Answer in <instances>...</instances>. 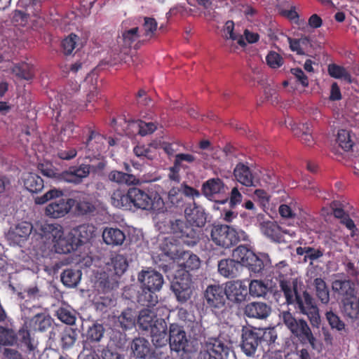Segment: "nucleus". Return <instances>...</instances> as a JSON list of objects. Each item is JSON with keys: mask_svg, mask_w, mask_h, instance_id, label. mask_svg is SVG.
Returning <instances> with one entry per match:
<instances>
[{"mask_svg": "<svg viewBox=\"0 0 359 359\" xmlns=\"http://www.w3.org/2000/svg\"><path fill=\"white\" fill-rule=\"evenodd\" d=\"M129 191L125 193L123 191L117 189L114 191L111 196V204L116 208H129L131 203Z\"/></svg>", "mask_w": 359, "mask_h": 359, "instance_id": "f704fd0d", "label": "nucleus"}, {"mask_svg": "<svg viewBox=\"0 0 359 359\" xmlns=\"http://www.w3.org/2000/svg\"><path fill=\"white\" fill-rule=\"evenodd\" d=\"M218 271L223 276L232 278L238 273V264L233 259H222L218 264Z\"/></svg>", "mask_w": 359, "mask_h": 359, "instance_id": "c756f323", "label": "nucleus"}, {"mask_svg": "<svg viewBox=\"0 0 359 359\" xmlns=\"http://www.w3.org/2000/svg\"><path fill=\"white\" fill-rule=\"evenodd\" d=\"M325 318L332 329L342 331L345 328V323L332 311L325 312Z\"/></svg>", "mask_w": 359, "mask_h": 359, "instance_id": "3c124183", "label": "nucleus"}, {"mask_svg": "<svg viewBox=\"0 0 359 359\" xmlns=\"http://www.w3.org/2000/svg\"><path fill=\"white\" fill-rule=\"evenodd\" d=\"M76 209L82 215L93 212L95 210V205L88 198L80 199L76 205Z\"/></svg>", "mask_w": 359, "mask_h": 359, "instance_id": "052dcab7", "label": "nucleus"}, {"mask_svg": "<svg viewBox=\"0 0 359 359\" xmlns=\"http://www.w3.org/2000/svg\"><path fill=\"white\" fill-rule=\"evenodd\" d=\"M196 161V158L193 154L183 153L176 154L174 160L176 164L179 165L183 169L188 168V165L195 163Z\"/></svg>", "mask_w": 359, "mask_h": 359, "instance_id": "5fc2aeb1", "label": "nucleus"}, {"mask_svg": "<svg viewBox=\"0 0 359 359\" xmlns=\"http://www.w3.org/2000/svg\"><path fill=\"white\" fill-rule=\"evenodd\" d=\"M104 243L112 246L121 245L125 241L124 233L116 228H106L102 233Z\"/></svg>", "mask_w": 359, "mask_h": 359, "instance_id": "bb28decb", "label": "nucleus"}, {"mask_svg": "<svg viewBox=\"0 0 359 359\" xmlns=\"http://www.w3.org/2000/svg\"><path fill=\"white\" fill-rule=\"evenodd\" d=\"M135 313L130 309H126L118 316V321L123 329H128L135 325Z\"/></svg>", "mask_w": 359, "mask_h": 359, "instance_id": "a18cd8bd", "label": "nucleus"}, {"mask_svg": "<svg viewBox=\"0 0 359 359\" xmlns=\"http://www.w3.org/2000/svg\"><path fill=\"white\" fill-rule=\"evenodd\" d=\"M211 238L217 245L229 248L235 245L234 229L228 225H215L211 230Z\"/></svg>", "mask_w": 359, "mask_h": 359, "instance_id": "9d476101", "label": "nucleus"}, {"mask_svg": "<svg viewBox=\"0 0 359 359\" xmlns=\"http://www.w3.org/2000/svg\"><path fill=\"white\" fill-rule=\"evenodd\" d=\"M109 179L112 182L128 185H135L140 182L135 175L117 170L111 171L109 174Z\"/></svg>", "mask_w": 359, "mask_h": 359, "instance_id": "2f4dec72", "label": "nucleus"}, {"mask_svg": "<svg viewBox=\"0 0 359 359\" xmlns=\"http://www.w3.org/2000/svg\"><path fill=\"white\" fill-rule=\"evenodd\" d=\"M268 290V285L261 280H252L249 284V294L253 297H264Z\"/></svg>", "mask_w": 359, "mask_h": 359, "instance_id": "e433bc0d", "label": "nucleus"}, {"mask_svg": "<svg viewBox=\"0 0 359 359\" xmlns=\"http://www.w3.org/2000/svg\"><path fill=\"white\" fill-rule=\"evenodd\" d=\"M170 232L188 245L196 243L197 233L196 231L183 219H175L170 221Z\"/></svg>", "mask_w": 359, "mask_h": 359, "instance_id": "6e6552de", "label": "nucleus"}, {"mask_svg": "<svg viewBox=\"0 0 359 359\" xmlns=\"http://www.w3.org/2000/svg\"><path fill=\"white\" fill-rule=\"evenodd\" d=\"M131 351L133 356L136 358H146L150 355L151 344L144 338H135L131 343Z\"/></svg>", "mask_w": 359, "mask_h": 359, "instance_id": "393cba45", "label": "nucleus"}, {"mask_svg": "<svg viewBox=\"0 0 359 359\" xmlns=\"http://www.w3.org/2000/svg\"><path fill=\"white\" fill-rule=\"evenodd\" d=\"M58 318L63 323L68 325H73L75 322L74 316L69 310L60 308L57 311Z\"/></svg>", "mask_w": 359, "mask_h": 359, "instance_id": "0e129e2a", "label": "nucleus"}, {"mask_svg": "<svg viewBox=\"0 0 359 359\" xmlns=\"http://www.w3.org/2000/svg\"><path fill=\"white\" fill-rule=\"evenodd\" d=\"M167 325L164 320L160 319L156 321V324L150 329L152 341L156 346H163L166 344Z\"/></svg>", "mask_w": 359, "mask_h": 359, "instance_id": "4be33fe9", "label": "nucleus"}, {"mask_svg": "<svg viewBox=\"0 0 359 359\" xmlns=\"http://www.w3.org/2000/svg\"><path fill=\"white\" fill-rule=\"evenodd\" d=\"M342 304L345 315L352 319L359 318V297L357 298L355 292L353 297H344Z\"/></svg>", "mask_w": 359, "mask_h": 359, "instance_id": "cd10ccee", "label": "nucleus"}, {"mask_svg": "<svg viewBox=\"0 0 359 359\" xmlns=\"http://www.w3.org/2000/svg\"><path fill=\"white\" fill-rule=\"evenodd\" d=\"M315 294L323 304L330 302V292L326 283L321 278H316L313 280Z\"/></svg>", "mask_w": 359, "mask_h": 359, "instance_id": "7c9ffc66", "label": "nucleus"}, {"mask_svg": "<svg viewBox=\"0 0 359 359\" xmlns=\"http://www.w3.org/2000/svg\"><path fill=\"white\" fill-rule=\"evenodd\" d=\"M292 130L296 136H299L301 141L303 144L307 146H311L313 144L314 140L310 133L309 127L308 125H296L292 127Z\"/></svg>", "mask_w": 359, "mask_h": 359, "instance_id": "c9c22d12", "label": "nucleus"}, {"mask_svg": "<svg viewBox=\"0 0 359 359\" xmlns=\"http://www.w3.org/2000/svg\"><path fill=\"white\" fill-rule=\"evenodd\" d=\"M228 188L219 178H212L203 184L202 193L210 200H215L227 191Z\"/></svg>", "mask_w": 359, "mask_h": 359, "instance_id": "2eb2a0df", "label": "nucleus"}, {"mask_svg": "<svg viewBox=\"0 0 359 359\" xmlns=\"http://www.w3.org/2000/svg\"><path fill=\"white\" fill-rule=\"evenodd\" d=\"M104 329L100 324H94L87 332L88 338L94 341H100L104 334Z\"/></svg>", "mask_w": 359, "mask_h": 359, "instance_id": "4d7b16f0", "label": "nucleus"}, {"mask_svg": "<svg viewBox=\"0 0 359 359\" xmlns=\"http://www.w3.org/2000/svg\"><path fill=\"white\" fill-rule=\"evenodd\" d=\"M160 319L157 318L154 309H144L139 313L137 324L142 330H149L156 324V321Z\"/></svg>", "mask_w": 359, "mask_h": 359, "instance_id": "a878e982", "label": "nucleus"}, {"mask_svg": "<svg viewBox=\"0 0 359 359\" xmlns=\"http://www.w3.org/2000/svg\"><path fill=\"white\" fill-rule=\"evenodd\" d=\"M175 280L172 285V288L177 300L182 303L189 300L193 292L192 281L189 273H182V277L175 275Z\"/></svg>", "mask_w": 359, "mask_h": 359, "instance_id": "1a4fd4ad", "label": "nucleus"}, {"mask_svg": "<svg viewBox=\"0 0 359 359\" xmlns=\"http://www.w3.org/2000/svg\"><path fill=\"white\" fill-rule=\"evenodd\" d=\"M144 30V35L146 37H151L157 29V22L152 18H144V23L143 25Z\"/></svg>", "mask_w": 359, "mask_h": 359, "instance_id": "680f3d73", "label": "nucleus"}, {"mask_svg": "<svg viewBox=\"0 0 359 359\" xmlns=\"http://www.w3.org/2000/svg\"><path fill=\"white\" fill-rule=\"evenodd\" d=\"M77 339V332L75 330L69 329L63 334L62 337V347L67 348L72 346Z\"/></svg>", "mask_w": 359, "mask_h": 359, "instance_id": "bf43d9fd", "label": "nucleus"}, {"mask_svg": "<svg viewBox=\"0 0 359 359\" xmlns=\"http://www.w3.org/2000/svg\"><path fill=\"white\" fill-rule=\"evenodd\" d=\"M13 72L18 77L29 80L34 76L33 67L27 63L15 65L13 67Z\"/></svg>", "mask_w": 359, "mask_h": 359, "instance_id": "c03bdc74", "label": "nucleus"}, {"mask_svg": "<svg viewBox=\"0 0 359 359\" xmlns=\"http://www.w3.org/2000/svg\"><path fill=\"white\" fill-rule=\"evenodd\" d=\"M154 290L144 289L142 287V292L138 295V302L147 307L155 306L158 303V297Z\"/></svg>", "mask_w": 359, "mask_h": 359, "instance_id": "ea45409f", "label": "nucleus"}, {"mask_svg": "<svg viewBox=\"0 0 359 359\" xmlns=\"http://www.w3.org/2000/svg\"><path fill=\"white\" fill-rule=\"evenodd\" d=\"M332 290L344 297H353L355 293L351 282L346 280H335L332 283Z\"/></svg>", "mask_w": 359, "mask_h": 359, "instance_id": "473e14b6", "label": "nucleus"}, {"mask_svg": "<svg viewBox=\"0 0 359 359\" xmlns=\"http://www.w3.org/2000/svg\"><path fill=\"white\" fill-rule=\"evenodd\" d=\"M225 289L220 285H210L207 287L205 298L212 308L221 309L225 305Z\"/></svg>", "mask_w": 359, "mask_h": 359, "instance_id": "ddd939ff", "label": "nucleus"}, {"mask_svg": "<svg viewBox=\"0 0 359 359\" xmlns=\"http://www.w3.org/2000/svg\"><path fill=\"white\" fill-rule=\"evenodd\" d=\"M177 263L182 270H179L176 275L180 273V276L182 277L183 272H189L190 271H194L198 269L201 265V260L199 257L189 251H184L180 253L179 257L177 258Z\"/></svg>", "mask_w": 359, "mask_h": 359, "instance_id": "dca6fc26", "label": "nucleus"}, {"mask_svg": "<svg viewBox=\"0 0 359 359\" xmlns=\"http://www.w3.org/2000/svg\"><path fill=\"white\" fill-rule=\"evenodd\" d=\"M130 126L138 130V133L144 136L154 133L156 130V126L154 123H146L142 121H133Z\"/></svg>", "mask_w": 359, "mask_h": 359, "instance_id": "09e8293b", "label": "nucleus"}, {"mask_svg": "<svg viewBox=\"0 0 359 359\" xmlns=\"http://www.w3.org/2000/svg\"><path fill=\"white\" fill-rule=\"evenodd\" d=\"M42 230L51 235L53 248L57 253L67 254L78 248L71 231L65 233L62 226L58 224H45Z\"/></svg>", "mask_w": 359, "mask_h": 359, "instance_id": "f03ea898", "label": "nucleus"}, {"mask_svg": "<svg viewBox=\"0 0 359 359\" xmlns=\"http://www.w3.org/2000/svg\"><path fill=\"white\" fill-rule=\"evenodd\" d=\"M279 317L283 324L294 337L301 341H308L314 348L316 339L305 320L297 319L289 311H281Z\"/></svg>", "mask_w": 359, "mask_h": 359, "instance_id": "7ed1b4c3", "label": "nucleus"}, {"mask_svg": "<svg viewBox=\"0 0 359 359\" xmlns=\"http://www.w3.org/2000/svg\"><path fill=\"white\" fill-rule=\"evenodd\" d=\"M32 231V225L27 222H21L10 228L6 236L8 241L13 244L20 245L29 236Z\"/></svg>", "mask_w": 359, "mask_h": 359, "instance_id": "9b49d317", "label": "nucleus"}, {"mask_svg": "<svg viewBox=\"0 0 359 359\" xmlns=\"http://www.w3.org/2000/svg\"><path fill=\"white\" fill-rule=\"evenodd\" d=\"M138 27L126 29L122 32V38L126 46L130 47L140 37Z\"/></svg>", "mask_w": 359, "mask_h": 359, "instance_id": "6e6d98bb", "label": "nucleus"}, {"mask_svg": "<svg viewBox=\"0 0 359 359\" xmlns=\"http://www.w3.org/2000/svg\"><path fill=\"white\" fill-rule=\"evenodd\" d=\"M138 280L144 289L160 290L163 284L162 275L155 271H142L138 276Z\"/></svg>", "mask_w": 359, "mask_h": 359, "instance_id": "f3484780", "label": "nucleus"}, {"mask_svg": "<svg viewBox=\"0 0 359 359\" xmlns=\"http://www.w3.org/2000/svg\"><path fill=\"white\" fill-rule=\"evenodd\" d=\"M262 231L269 237L276 236L279 226L273 221H264L260 224Z\"/></svg>", "mask_w": 359, "mask_h": 359, "instance_id": "13d9d810", "label": "nucleus"}, {"mask_svg": "<svg viewBox=\"0 0 359 359\" xmlns=\"http://www.w3.org/2000/svg\"><path fill=\"white\" fill-rule=\"evenodd\" d=\"M299 281L297 278L287 277L283 275L279 280V286L283 292L288 304L294 303V298L297 293V287Z\"/></svg>", "mask_w": 359, "mask_h": 359, "instance_id": "a211bd4d", "label": "nucleus"}, {"mask_svg": "<svg viewBox=\"0 0 359 359\" xmlns=\"http://www.w3.org/2000/svg\"><path fill=\"white\" fill-rule=\"evenodd\" d=\"M266 64L271 69H278L284 64L283 57L275 51H270L266 57Z\"/></svg>", "mask_w": 359, "mask_h": 359, "instance_id": "864d4df0", "label": "nucleus"}, {"mask_svg": "<svg viewBox=\"0 0 359 359\" xmlns=\"http://www.w3.org/2000/svg\"><path fill=\"white\" fill-rule=\"evenodd\" d=\"M234 23L232 21H227L223 29L224 37L226 39H231L236 41L237 43L241 46H245V42L242 36L236 34L233 32Z\"/></svg>", "mask_w": 359, "mask_h": 359, "instance_id": "49530a36", "label": "nucleus"}, {"mask_svg": "<svg viewBox=\"0 0 359 359\" xmlns=\"http://www.w3.org/2000/svg\"><path fill=\"white\" fill-rule=\"evenodd\" d=\"M24 186L30 192H38L43 189V181L36 174L27 173L24 177Z\"/></svg>", "mask_w": 359, "mask_h": 359, "instance_id": "72a5a7b5", "label": "nucleus"}, {"mask_svg": "<svg viewBox=\"0 0 359 359\" xmlns=\"http://www.w3.org/2000/svg\"><path fill=\"white\" fill-rule=\"evenodd\" d=\"M261 338V332L256 330L246 328L243 330L242 348L247 355H252L255 353Z\"/></svg>", "mask_w": 359, "mask_h": 359, "instance_id": "4468645a", "label": "nucleus"}, {"mask_svg": "<svg viewBox=\"0 0 359 359\" xmlns=\"http://www.w3.org/2000/svg\"><path fill=\"white\" fill-rule=\"evenodd\" d=\"M95 230L93 224H83L73 228L70 231L79 247L91 240L95 235Z\"/></svg>", "mask_w": 359, "mask_h": 359, "instance_id": "aec40b11", "label": "nucleus"}, {"mask_svg": "<svg viewBox=\"0 0 359 359\" xmlns=\"http://www.w3.org/2000/svg\"><path fill=\"white\" fill-rule=\"evenodd\" d=\"M329 74L335 79H341L348 83L353 82L349 72L343 67L332 64L328 66Z\"/></svg>", "mask_w": 359, "mask_h": 359, "instance_id": "a19ab883", "label": "nucleus"}, {"mask_svg": "<svg viewBox=\"0 0 359 359\" xmlns=\"http://www.w3.org/2000/svg\"><path fill=\"white\" fill-rule=\"evenodd\" d=\"M29 14H27L21 11H15L13 13V21L20 25L24 26L28 22Z\"/></svg>", "mask_w": 359, "mask_h": 359, "instance_id": "774afa93", "label": "nucleus"}, {"mask_svg": "<svg viewBox=\"0 0 359 359\" xmlns=\"http://www.w3.org/2000/svg\"><path fill=\"white\" fill-rule=\"evenodd\" d=\"M252 258L249 259V262L245 264V266H248L250 270L255 273H259L264 269V263L263 261L259 258L254 252L252 254Z\"/></svg>", "mask_w": 359, "mask_h": 359, "instance_id": "e2e57ef3", "label": "nucleus"}, {"mask_svg": "<svg viewBox=\"0 0 359 359\" xmlns=\"http://www.w3.org/2000/svg\"><path fill=\"white\" fill-rule=\"evenodd\" d=\"M83 44V41H79V37L74 34H69L62 42V46L65 55H69L72 53L73 50L79 46L81 47Z\"/></svg>", "mask_w": 359, "mask_h": 359, "instance_id": "79ce46f5", "label": "nucleus"}, {"mask_svg": "<svg viewBox=\"0 0 359 359\" xmlns=\"http://www.w3.org/2000/svg\"><path fill=\"white\" fill-rule=\"evenodd\" d=\"M271 313V308L266 303L254 302L248 304L244 308V313L249 318L264 319Z\"/></svg>", "mask_w": 359, "mask_h": 359, "instance_id": "412c9836", "label": "nucleus"}, {"mask_svg": "<svg viewBox=\"0 0 359 359\" xmlns=\"http://www.w3.org/2000/svg\"><path fill=\"white\" fill-rule=\"evenodd\" d=\"M291 73L294 76L296 79L304 86H309L308 77L305 75L304 72L299 68H294L291 69Z\"/></svg>", "mask_w": 359, "mask_h": 359, "instance_id": "338daca9", "label": "nucleus"}, {"mask_svg": "<svg viewBox=\"0 0 359 359\" xmlns=\"http://www.w3.org/2000/svg\"><path fill=\"white\" fill-rule=\"evenodd\" d=\"M337 142L339 146L345 151H349L353 145L350 133L346 130H340L338 131Z\"/></svg>", "mask_w": 359, "mask_h": 359, "instance_id": "de8ad7c7", "label": "nucleus"}, {"mask_svg": "<svg viewBox=\"0 0 359 359\" xmlns=\"http://www.w3.org/2000/svg\"><path fill=\"white\" fill-rule=\"evenodd\" d=\"M62 191L55 189H50L42 196L35 200L37 204H43L49 200H53L45 208L46 216L57 219L64 217L71 210L74 201L71 198H61Z\"/></svg>", "mask_w": 359, "mask_h": 359, "instance_id": "f257e3e1", "label": "nucleus"}, {"mask_svg": "<svg viewBox=\"0 0 359 359\" xmlns=\"http://www.w3.org/2000/svg\"><path fill=\"white\" fill-rule=\"evenodd\" d=\"M111 263L113 264L115 273L118 276L123 274L128 267L126 258L121 255H116L114 256L111 259Z\"/></svg>", "mask_w": 359, "mask_h": 359, "instance_id": "603ef678", "label": "nucleus"}, {"mask_svg": "<svg viewBox=\"0 0 359 359\" xmlns=\"http://www.w3.org/2000/svg\"><path fill=\"white\" fill-rule=\"evenodd\" d=\"M253 252L244 246H238L236 248L232 254L233 259L236 261L238 265L239 264L245 266L249 262V259L252 257Z\"/></svg>", "mask_w": 359, "mask_h": 359, "instance_id": "58836bf2", "label": "nucleus"}, {"mask_svg": "<svg viewBox=\"0 0 359 359\" xmlns=\"http://www.w3.org/2000/svg\"><path fill=\"white\" fill-rule=\"evenodd\" d=\"M169 345L171 351L184 353L190 351L189 340L186 332L182 326L177 324H171L169 327Z\"/></svg>", "mask_w": 359, "mask_h": 359, "instance_id": "0eeeda50", "label": "nucleus"}, {"mask_svg": "<svg viewBox=\"0 0 359 359\" xmlns=\"http://www.w3.org/2000/svg\"><path fill=\"white\" fill-rule=\"evenodd\" d=\"M184 215L188 222L196 227L203 226L206 222V217L203 210L196 203L193 206L187 207L184 210Z\"/></svg>", "mask_w": 359, "mask_h": 359, "instance_id": "5701e85b", "label": "nucleus"}, {"mask_svg": "<svg viewBox=\"0 0 359 359\" xmlns=\"http://www.w3.org/2000/svg\"><path fill=\"white\" fill-rule=\"evenodd\" d=\"M129 196L131 198V203L136 208L158 212L164 210V201L157 193L149 194L138 188H131L129 189Z\"/></svg>", "mask_w": 359, "mask_h": 359, "instance_id": "20e7f679", "label": "nucleus"}, {"mask_svg": "<svg viewBox=\"0 0 359 359\" xmlns=\"http://www.w3.org/2000/svg\"><path fill=\"white\" fill-rule=\"evenodd\" d=\"M90 171L89 165L82 164L79 168H71L62 174V178L68 182L79 183L83 178L88 176Z\"/></svg>", "mask_w": 359, "mask_h": 359, "instance_id": "b1692460", "label": "nucleus"}, {"mask_svg": "<svg viewBox=\"0 0 359 359\" xmlns=\"http://www.w3.org/2000/svg\"><path fill=\"white\" fill-rule=\"evenodd\" d=\"M81 273L79 271L72 269L65 270L61 274V280L62 283L68 287L76 286L80 279Z\"/></svg>", "mask_w": 359, "mask_h": 359, "instance_id": "37998d69", "label": "nucleus"}, {"mask_svg": "<svg viewBox=\"0 0 359 359\" xmlns=\"http://www.w3.org/2000/svg\"><path fill=\"white\" fill-rule=\"evenodd\" d=\"M35 330L43 332L51 325L50 318L44 313H38L32 318Z\"/></svg>", "mask_w": 359, "mask_h": 359, "instance_id": "8fccbe9b", "label": "nucleus"}, {"mask_svg": "<svg viewBox=\"0 0 359 359\" xmlns=\"http://www.w3.org/2000/svg\"><path fill=\"white\" fill-rule=\"evenodd\" d=\"M235 179L241 184L246 187H255L257 180L255 173L243 163L236 165L233 170Z\"/></svg>", "mask_w": 359, "mask_h": 359, "instance_id": "6ab92c4d", "label": "nucleus"}, {"mask_svg": "<svg viewBox=\"0 0 359 359\" xmlns=\"http://www.w3.org/2000/svg\"><path fill=\"white\" fill-rule=\"evenodd\" d=\"M17 340V334L13 329L0 326V345L13 346Z\"/></svg>", "mask_w": 359, "mask_h": 359, "instance_id": "4c0bfd02", "label": "nucleus"}, {"mask_svg": "<svg viewBox=\"0 0 359 359\" xmlns=\"http://www.w3.org/2000/svg\"><path fill=\"white\" fill-rule=\"evenodd\" d=\"M294 302L299 313L307 316L311 326L318 328L321 323L319 309L311 295L307 291H304L302 294L296 295Z\"/></svg>", "mask_w": 359, "mask_h": 359, "instance_id": "423d86ee", "label": "nucleus"}, {"mask_svg": "<svg viewBox=\"0 0 359 359\" xmlns=\"http://www.w3.org/2000/svg\"><path fill=\"white\" fill-rule=\"evenodd\" d=\"M225 293L229 300L240 304L246 299L247 286L241 280L229 281L226 284Z\"/></svg>", "mask_w": 359, "mask_h": 359, "instance_id": "f8f14e48", "label": "nucleus"}, {"mask_svg": "<svg viewBox=\"0 0 359 359\" xmlns=\"http://www.w3.org/2000/svg\"><path fill=\"white\" fill-rule=\"evenodd\" d=\"M168 200L174 205L179 206L182 203V195L177 188H172L168 192Z\"/></svg>", "mask_w": 359, "mask_h": 359, "instance_id": "69168bd1", "label": "nucleus"}, {"mask_svg": "<svg viewBox=\"0 0 359 359\" xmlns=\"http://www.w3.org/2000/svg\"><path fill=\"white\" fill-rule=\"evenodd\" d=\"M230 351L228 344L219 337H210L202 344L197 359H225Z\"/></svg>", "mask_w": 359, "mask_h": 359, "instance_id": "39448f33", "label": "nucleus"}, {"mask_svg": "<svg viewBox=\"0 0 359 359\" xmlns=\"http://www.w3.org/2000/svg\"><path fill=\"white\" fill-rule=\"evenodd\" d=\"M163 252L172 259H177L182 252L180 249V242L175 241L172 236L166 237L161 244Z\"/></svg>", "mask_w": 359, "mask_h": 359, "instance_id": "c85d7f7f", "label": "nucleus"}]
</instances>
